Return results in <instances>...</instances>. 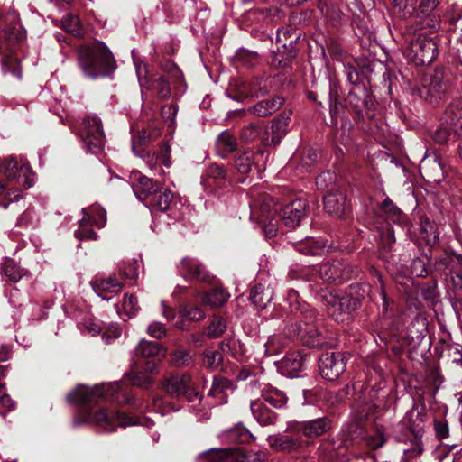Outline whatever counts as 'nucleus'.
<instances>
[{"instance_id":"nucleus-1","label":"nucleus","mask_w":462,"mask_h":462,"mask_svg":"<svg viewBox=\"0 0 462 462\" xmlns=\"http://www.w3.org/2000/svg\"><path fill=\"white\" fill-rule=\"evenodd\" d=\"M78 60L83 74L90 79L106 75L114 65L111 52L100 43L79 47Z\"/></svg>"},{"instance_id":"nucleus-2","label":"nucleus","mask_w":462,"mask_h":462,"mask_svg":"<svg viewBox=\"0 0 462 462\" xmlns=\"http://www.w3.org/2000/svg\"><path fill=\"white\" fill-rule=\"evenodd\" d=\"M92 423L106 430H115L116 427H127L134 425L136 421L124 413L100 409L93 413L83 408L74 419V424Z\"/></svg>"},{"instance_id":"nucleus-3","label":"nucleus","mask_w":462,"mask_h":462,"mask_svg":"<svg viewBox=\"0 0 462 462\" xmlns=\"http://www.w3.org/2000/svg\"><path fill=\"white\" fill-rule=\"evenodd\" d=\"M0 174L24 189H30L34 183L33 172L28 162L22 157L10 155L0 160Z\"/></svg>"},{"instance_id":"nucleus-4","label":"nucleus","mask_w":462,"mask_h":462,"mask_svg":"<svg viewBox=\"0 0 462 462\" xmlns=\"http://www.w3.org/2000/svg\"><path fill=\"white\" fill-rule=\"evenodd\" d=\"M120 387V382L100 383L92 388L79 385L68 394L67 399L73 404L88 405L97 402L99 400L108 395L115 394Z\"/></svg>"},{"instance_id":"nucleus-5","label":"nucleus","mask_w":462,"mask_h":462,"mask_svg":"<svg viewBox=\"0 0 462 462\" xmlns=\"http://www.w3.org/2000/svg\"><path fill=\"white\" fill-rule=\"evenodd\" d=\"M79 133L87 152L97 153L103 149L106 137L99 117L94 115L87 116L82 121Z\"/></svg>"},{"instance_id":"nucleus-6","label":"nucleus","mask_w":462,"mask_h":462,"mask_svg":"<svg viewBox=\"0 0 462 462\" xmlns=\"http://www.w3.org/2000/svg\"><path fill=\"white\" fill-rule=\"evenodd\" d=\"M320 300L324 302L328 314L337 321H344L345 316L359 305V300L350 295L336 294L328 291H322Z\"/></svg>"},{"instance_id":"nucleus-7","label":"nucleus","mask_w":462,"mask_h":462,"mask_svg":"<svg viewBox=\"0 0 462 462\" xmlns=\"http://www.w3.org/2000/svg\"><path fill=\"white\" fill-rule=\"evenodd\" d=\"M83 217L79 222V227L75 231V236L78 239L96 240L97 235L88 226H95L102 228L106 223V210L99 205H94L88 208H83Z\"/></svg>"},{"instance_id":"nucleus-8","label":"nucleus","mask_w":462,"mask_h":462,"mask_svg":"<svg viewBox=\"0 0 462 462\" xmlns=\"http://www.w3.org/2000/svg\"><path fill=\"white\" fill-rule=\"evenodd\" d=\"M407 56L417 66L430 64L438 55V47L431 39L421 37L420 34L416 39L411 38Z\"/></svg>"},{"instance_id":"nucleus-9","label":"nucleus","mask_w":462,"mask_h":462,"mask_svg":"<svg viewBox=\"0 0 462 462\" xmlns=\"http://www.w3.org/2000/svg\"><path fill=\"white\" fill-rule=\"evenodd\" d=\"M267 199L279 220L290 228L298 226L301 218L305 216L306 201L303 199H294L284 206L271 198Z\"/></svg>"},{"instance_id":"nucleus-10","label":"nucleus","mask_w":462,"mask_h":462,"mask_svg":"<svg viewBox=\"0 0 462 462\" xmlns=\"http://www.w3.org/2000/svg\"><path fill=\"white\" fill-rule=\"evenodd\" d=\"M319 367L324 379L334 381L345 372L346 363L342 353L327 352L320 356Z\"/></svg>"},{"instance_id":"nucleus-11","label":"nucleus","mask_w":462,"mask_h":462,"mask_svg":"<svg viewBox=\"0 0 462 462\" xmlns=\"http://www.w3.org/2000/svg\"><path fill=\"white\" fill-rule=\"evenodd\" d=\"M451 87L450 78L441 69H437L425 83L422 95L430 102H438Z\"/></svg>"},{"instance_id":"nucleus-12","label":"nucleus","mask_w":462,"mask_h":462,"mask_svg":"<svg viewBox=\"0 0 462 462\" xmlns=\"http://www.w3.org/2000/svg\"><path fill=\"white\" fill-rule=\"evenodd\" d=\"M179 273L187 281L197 280L204 283H211L215 278L205 264L191 257H184L180 261Z\"/></svg>"},{"instance_id":"nucleus-13","label":"nucleus","mask_w":462,"mask_h":462,"mask_svg":"<svg viewBox=\"0 0 462 462\" xmlns=\"http://www.w3.org/2000/svg\"><path fill=\"white\" fill-rule=\"evenodd\" d=\"M162 387L171 396L186 395L189 402H192L199 395L198 393H189L192 389V381L187 373L170 376L163 382Z\"/></svg>"},{"instance_id":"nucleus-14","label":"nucleus","mask_w":462,"mask_h":462,"mask_svg":"<svg viewBox=\"0 0 462 462\" xmlns=\"http://www.w3.org/2000/svg\"><path fill=\"white\" fill-rule=\"evenodd\" d=\"M353 273V267L347 265L341 260L326 262L319 267V275L327 282H344L350 279Z\"/></svg>"},{"instance_id":"nucleus-15","label":"nucleus","mask_w":462,"mask_h":462,"mask_svg":"<svg viewBox=\"0 0 462 462\" xmlns=\"http://www.w3.org/2000/svg\"><path fill=\"white\" fill-rule=\"evenodd\" d=\"M422 178L430 183H439L444 178V166L440 158L435 154H426L420 163Z\"/></svg>"},{"instance_id":"nucleus-16","label":"nucleus","mask_w":462,"mask_h":462,"mask_svg":"<svg viewBox=\"0 0 462 462\" xmlns=\"http://www.w3.org/2000/svg\"><path fill=\"white\" fill-rule=\"evenodd\" d=\"M91 286L97 296L109 300L122 291L124 284L116 274H110L106 277H97L91 282Z\"/></svg>"},{"instance_id":"nucleus-17","label":"nucleus","mask_w":462,"mask_h":462,"mask_svg":"<svg viewBox=\"0 0 462 462\" xmlns=\"http://www.w3.org/2000/svg\"><path fill=\"white\" fill-rule=\"evenodd\" d=\"M256 217L260 224H262L263 232L266 237H273L278 232V216L272 208L268 199H264L260 208V215L257 216L255 211L251 214V219Z\"/></svg>"},{"instance_id":"nucleus-18","label":"nucleus","mask_w":462,"mask_h":462,"mask_svg":"<svg viewBox=\"0 0 462 462\" xmlns=\"http://www.w3.org/2000/svg\"><path fill=\"white\" fill-rule=\"evenodd\" d=\"M289 116L285 115H280L275 117L269 127L265 129L261 136L262 142L265 145L276 146L280 143L282 138L287 133V127L289 125Z\"/></svg>"},{"instance_id":"nucleus-19","label":"nucleus","mask_w":462,"mask_h":462,"mask_svg":"<svg viewBox=\"0 0 462 462\" xmlns=\"http://www.w3.org/2000/svg\"><path fill=\"white\" fill-rule=\"evenodd\" d=\"M131 180L136 198L144 204L160 188L157 182L140 172H134Z\"/></svg>"},{"instance_id":"nucleus-20","label":"nucleus","mask_w":462,"mask_h":462,"mask_svg":"<svg viewBox=\"0 0 462 462\" xmlns=\"http://www.w3.org/2000/svg\"><path fill=\"white\" fill-rule=\"evenodd\" d=\"M268 442L272 448L287 452L298 450L304 444L298 432H284L269 436Z\"/></svg>"},{"instance_id":"nucleus-21","label":"nucleus","mask_w":462,"mask_h":462,"mask_svg":"<svg viewBox=\"0 0 462 462\" xmlns=\"http://www.w3.org/2000/svg\"><path fill=\"white\" fill-rule=\"evenodd\" d=\"M304 363L305 360L300 354L293 352L276 362V366L282 375L294 378L300 376L304 367Z\"/></svg>"},{"instance_id":"nucleus-22","label":"nucleus","mask_w":462,"mask_h":462,"mask_svg":"<svg viewBox=\"0 0 462 462\" xmlns=\"http://www.w3.org/2000/svg\"><path fill=\"white\" fill-rule=\"evenodd\" d=\"M419 23L420 25L416 26L411 23H407L405 33L411 36H415L417 32L421 30H426L430 33L435 32L440 28L441 19L439 14L425 13L420 17Z\"/></svg>"},{"instance_id":"nucleus-23","label":"nucleus","mask_w":462,"mask_h":462,"mask_svg":"<svg viewBox=\"0 0 462 462\" xmlns=\"http://www.w3.org/2000/svg\"><path fill=\"white\" fill-rule=\"evenodd\" d=\"M425 413L418 406H413L402 419V423L411 430L412 435L422 436L425 425Z\"/></svg>"},{"instance_id":"nucleus-24","label":"nucleus","mask_w":462,"mask_h":462,"mask_svg":"<svg viewBox=\"0 0 462 462\" xmlns=\"http://www.w3.org/2000/svg\"><path fill=\"white\" fill-rule=\"evenodd\" d=\"M346 196L341 192H329L324 197L326 211L339 218L344 217L346 212Z\"/></svg>"},{"instance_id":"nucleus-25","label":"nucleus","mask_w":462,"mask_h":462,"mask_svg":"<svg viewBox=\"0 0 462 462\" xmlns=\"http://www.w3.org/2000/svg\"><path fill=\"white\" fill-rule=\"evenodd\" d=\"M251 411L256 421L262 426L273 424L276 420V413L270 410L261 399L251 402Z\"/></svg>"},{"instance_id":"nucleus-26","label":"nucleus","mask_w":462,"mask_h":462,"mask_svg":"<svg viewBox=\"0 0 462 462\" xmlns=\"http://www.w3.org/2000/svg\"><path fill=\"white\" fill-rule=\"evenodd\" d=\"M330 426V422L327 418H319L300 423L298 430L308 438H314L325 433Z\"/></svg>"},{"instance_id":"nucleus-27","label":"nucleus","mask_w":462,"mask_h":462,"mask_svg":"<svg viewBox=\"0 0 462 462\" xmlns=\"http://www.w3.org/2000/svg\"><path fill=\"white\" fill-rule=\"evenodd\" d=\"M134 351L137 356L144 358L155 356L164 357L167 354V349L161 344L146 339L140 340Z\"/></svg>"},{"instance_id":"nucleus-28","label":"nucleus","mask_w":462,"mask_h":462,"mask_svg":"<svg viewBox=\"0 0 462 462\" xmlns=\"http://www.w3.org/2000/svg\"><path fill=\"white\" fill-rule=\"evenodd\" d=\"M288 335L291 337L300 335L304 344L310 347L320 346L323 344L318 329L314 327H309L308 324H305L304 328L297 326L292 331H289Z\"/></svg>"},{"instance_id":"nucleus-29","label":"nucleus","mask_w":462,"mask_h":462,"mask_svg":"<svg viewBox=\"0 0 462 462\" xmlns=\"http://www.w3.org/2000/svg\"><path fill=\"white\" fill-rule=\"evenodd\" d=\"M261 397L263 402H267L274 408H282L287 402V396L284 392L273 387L270 384H264L261 389Z\"/></svg>"},{"instance_id":"nucleus-30","label":"nucleus","mask_w":462,"mask_h":462,"mask_svg":"<svg viewBox=\"0 0 462 462\" xmlns=\"http://www.w3.org/2000/svg\"><path fill=\"white\" fill-rule=\"evenodd\" d=\"M296 55L297 51L293 47L291 40L289 44L283 43L282 49L278 48L276 51H273L271 63L275 68L286 67Z\"/></svg>"},{"instance_id":"nucleus-31","label":"nucleus","mask_w":462,"mask_h":462,"mask_svg":"<svg viewBox=\"0 0 462 462\" xmlns=\"http://www.w3.org/2000/svg\"><path fill=\"white\" fill-rule=\"evenodd\" d=\"M139 80L141 79H139ZM140 84L142 87L145 86L148 90L154 92L162 99L167 98L171 95L170 86L161 75H154L147 79L144 84L142 81H140Z\"/></svg>"},{"instance_id":"nucleus-32","label":"nucleus","mask_w":462,"mask_h":462,"mask_svg":"<svg viewBox=\"0 0 462 462\" xmlns=\"http://www.w3.org/2000/svg\"><path fill=\"white\" fill-rule=\"evenodd\" d=\"M172 199L173 193L170 189L160 187L159 190L155 191L149 199L150 200L145 202V205L161 211H166L170 208Z\"/></svg>"},{"instance_id":"nucleus-33","label":"nucleus","mask_w":462,"mask_h":462,"mask_svg":"<svg viewBox=\"0 0 462 462\" xmlns=\"http://www.w3.org/2000/svg\"><path fill=\"white\" fill-rule=\"evenodd\" d=\"M234 390V383L231 380L223 376H215L208 395L218 398L220 402H226L229 393Z\"/></svg>"},{"instance_id":"nucleus-34","label":"nucleus","mask_w":462,"mask_h":462,"mask_svg":"<svg viewBox=\"0 0 462 462\" xmlns=\"http://www.w3.org/2000/svg\"><path fill=\"white\" fill-rule=\"evenodd\" d=\"M286 301L289 304L291 312H299L300 315L304 316L305 319H311L314 318L315 311L313 310H310L309 305H307L306 303L300 302L298 291H296L295 290H289L286 297Z\"/></svg>"},{"instance_id":"nucleus-35","label":"nucleus","mask_w":462,"mask_h":462,"mask_svg":"<svg viewBox=\"0 0 462 462\" xmlns=\"http://www.w3.org/2000/svg\"><path fill=\"white\" fill-rule=\"evenodd\" d=\"M282 104L283 98L276 97L258 102L250 107V111L257 116L264 117L277 111Z\"/></svg>"},{"instance_id":"nucleus-36","label":"nucleus","mask_w":462,"mask_h":462,"mask_svg":"<svg viewBox=\"0 0 462 462\" xmlns=\"http://www.w3.org/2000/svg\"><path fill=\"white\" fill-rule=\"evenodd\" d=\"M296 249L306 255H318L326 251V244L321 239L307 238L298 243Z\"/></svg>"},{"instance_id":"nucleus-37","label":"nucleus","mask_w":462,"mask_h":462,"mask_svg":"<svg viewBox=\"0 0 462 462\" xmlns=\"http://www.w3.org/2000/svg\"><path fill=\"white\" fill-rule=\"evenodd\" d=\"M229 297L226 291L217 288L203 295L202 303L213 308L221 307L228 300Z\"/></svg>"},{"instance_id":"nucleus-38","label":"nucleus","mask_w":462,"mask_h":462,"mask_svg":"<svg viewBox=\"0 0 462 462\" xmlns=\"http://www.w3.org/2000/svg\"><path fill=\"white\" fill-rule=\"evenodd\" d=\"M232 448H211L200 454V462H225L231 457Z\"/></svg>"},{"instance_id":"nucleus-39","label":"nucleus","mask_w":462,"mask_h":462,"mask_svg":"<svg viewBox=\"0 0 462 462\" xmlns=\"http://www.w3.org/2000/svg\"><path fill=\"white\" fill-rule=\"evenodd\" d=\"M217 148L222 156L236 149V140L229 131H223L217 139Z\"/></svg>"},{"instance_id":"nucleus-40","label":"nucleus","mask_w":462,"mask_h":462,"mask_svg":"<svg viewBox=\"0 0 462 462\" xmlns=\"http://www.w3.org/2000/svg\"><path fill=\"white\" fill-rule=\"evenodd\" d=\"M226 320L219 316H214L206 328V335L210 338H217L226 331Z\"/></svg>"},{"instance_id":"nucleus-41","label":"nucleus","mask_w":462,"mask_h":462,"mask_svg":"<svg viewBox=\"0 0 462 462\" xmlns=\"http://www.w3.org/2000/svg\"><path fill=\"white\" fill-rule=\"evenodd\" d=\"M417 0H393L395 12L402 18L411 17L415 12Z\"/></svg>"},{"instance_id":"nucleus-42","label":"nucleus","mask_w":462,"mask_h":462,"mask_svg":"<svg viewBox=\"0 0 462 462\" xmlns=\"http://www.w3.org/2000/svg\"><path fill=\"white\" fill-rule=\"evenodd\" d=\"M140 310V307L137 302V299L133 294H125L121 309H118V313H124L127 318H132Z\"/></svg>"},{"instance_id":"nucleus-43","label":"nucleus","mask_w":462,"mask_h":462,"mask_svg":"<svg viewBox=\"0 0 462 462\" xmlns=\"http://www.w3.org/2000/svg\"><path fill=\"white\" fill-rule=\"evenodd\" d=\"M254 164V154L251 152L238 155L235 160V167L242 175L248 174Z\"/></svg>"},{"instance_id":"nucleus-44","label":"nucleus","mask_w":462,"mask_h":462,"mask_svg":"<svg viewBox=\"0 0 462 462\" xmlns=\"http://www.w3.org/2000/svg\"><path fill=\"white\" fill-rule=\"evenodd\" d=\"M179 311L182 318L189 321H200L206 318V313L198 306L183 305Z\"/></svg>"},{"instance_id":"nucleus-45","label":"nucleus","mask_w":462,"mask_h":462,"mask_svg":"<svg viewBox=\"0 0 462 462\" xmlns=\"http://www.w3.org/2000/svg\"><path fill=\"white\" fill-rule=\"evenodd\" d=\"M2 69L5 74L10 73L18 79H22V69L18 60L12 55H6L2 61Z\"/></svg>"},{"instance_id":"nucleus-46","label":"nucleus","mask_w":462,"mask_h":462,"mask_svg":"<svg viewBox=\"0 0 462 462\" xmlns=\"http://www.w3.org/2000/svg\"><path fill=\"white\" fill-rule=\"evenodd\" d=\"M421 437L422 436L412 435V438L410 439L409 447L402 448V452L407 458L415 457L422 454L424 449Z\"/></svg>"},{"instance_id":"nucleus-47","label":"nucleus","mask_w":462,"mask_h":462,"mask_svg":"<svg viewBox=\"0 0 462 462\" xmlns=\"http://www.w3.org/2000/svg\"><path fill=\"white\" fill-rule=\"evenodd\" d=\"M192 360L190 352L184 348H178L171 354V364L174 366H187Z\"/></svg>"},{"instance_id":"nucleus-48","label":"nucleus","mask_w":462,"mask_h":462,"mask_svg":"<svg viewBox=\"0 0 462 462\" xmlns=\"http://www.w3.org/2000/svg\"><path fill=\"white\" fill-rule=\"evenodd\" d=\"M61 23L62 27L68 32H70L76 37L82 36L83 33L79 17L72 14H68L62 19Z\"/></svg>"},{"instance_id":"nucleus-49","label":"nucleus","mask_w":462,"mask_h":462,"mask_svg":"<svg viewBox=\"0 0 462 462\" xmlns=\"http://www.w3.org/2000/svg\"><path fill=\"white\" fill-rule=\"evenodd\" d=\"M222 361V354L217 350L208 349L203 353V365L216 370L220 366Z\"/></svg>"},{"instance_id":"nucleus-50","label":"nucleus","mask_w":462,"mask_h":462,"mask_svg":"<svg viewBox=\"0 0 462 462\" xmlns=\"http://www.w3.org/2000/svg\"><path fill=\"white\" fill-rule=\"evenodd\" d=\"M132 384L140 388L148 389L153 384V377L144 374L143 371L130 374Z\"/></svg>"},{"instance_id":"nucleus-51","label":"nucleus","mask_w":462,"mask_h":462,"mask_svg":"<svg viewBox=\"0 0 462 462\" xmlns=\"http://www.w3.org/2000/svg\"><path fill=\"white\" fill-rule=\"evenodd\" d=\"M264 294L263 285L257 283L251 289L249 298L254 305L263 307L265 306L266 301L269 300V298L265 299Z\"/></svg>"},{"instance_id":"nucleus-52","label":"nucleus","mask_w":462,"mask_h":462,"mask_svg":"<svg viewBox=\"0 0 462 462\" xmlns=\"http://www.w3.org/2000/svg\"><path fill=\"white\" fill-rule=\"evenodd\" d=\"M119 273L125 279H135L138 276V263L136 260L132 259L125 263L119 268Z\"/></svg>"},{"instance_id":"nucleus-53","label":"nucleus","mask_w":462,"mask_h":462,"mask_svg":"<svg viewBox=\"0 0 462 462\" xmlns=\"http://www.w3.org/2000/svg\"><path fill=\"white\" fill-rule=\"evenodd\" d=\"M23 197V190L20 189H9L5 196L4 200L0 201V207L7 209L9 204L18 202Z\"/></svg>"},{"instance_id":"nucleus-54","label":"nucleus","mask_w":462,"mask_h":462,"mask_svg":"<svg viewBox=\"0 0 462 462\" xmlns=\"http://www.w3.org/2000/svg\"><path fill=\"white\" fill-rule=\"evenodd\" d=\"M282 347V338L277 335H273L269 337L265 343V352L269 356L277 354Z\"/></svg>"},{"instance_id":"nucleus-55","label":"nucleus","mask_w":462,"mask_h":462,"mask_svg":"<svg viewBox=\"0 0 462 462\" xmlns=\"http://www.w3.org/2000/svg\"><path fill=\"white\" fill-rule=\"evenodd\" d=\"M433 429L436 438L442 441L449 435V428L448 422L444 419L434 420Z\"/></svg>"},{"instance_id":"nucleus-56","label":"nucleus","mask_w":462,"mask_h":462,"mask_svg":"<svg viewBox=\"0 0 462 462\" xmlns=\"http://www.w3.org/2000/svg\"><path fill=\"white\" fill-rule=\"evenodd\" d=\"M178 113V107L175 105H165L162 108V116L169 126L174 127L175 118Z\"/></svg>"},{"instance_id":"nucleus-57","label":"nucleus","mask_w":462,"mask_h":462,"mask_svg":"<svg viewBox=\"0 0 462 462\" xmlns=\"http://www.w3.org/2000/svg\"><path fill=\"white\" fill-rule=\"evenodd\" d=\"M146 332L150 337L156 339H162L167 335V329L164 324L159 321H153L148 326Z\"/></svg>"},{"instance_id":"nucleus-58","label":"nucleus","mask_w":462,"mask_h":462,"mask_svg":"<svg viewBox=\"0 0 462 462\" xmlns=\"http://www.w3.org/2000/svg\"><path fill=\"white\" fill-rule=\"evenodd\" d=\"M441 120L443 119L441 118ZM446 125H448L442 121L441 125L432 133L431 137L435 143L442 144L448 140L450 136V130Z\"/></svg>"},{"instance_id":"nucleus-59","label":"nucleus","mask_w":462,"mask_h":462,"mask_svg":"<svg viewBox=\"0 0 462 462\" xmlns=\"http://www.w3.org/2000/svg\"><path fill=\"white\" fill-rule=\"evenodd\" d=\"M5 273L12 282H18L23 275L22 269L17 267L13 262H9L5 266Z\"/></svg>"},{"instance_id":"nucleus-60","label":"nucleus","mask_w":462,"mask_h":462,"mask_svg":"<svg viewBox=\"0 0 462 462\" xmlns=\"http://www.w3.org/2000/svg\"><path fill=\"white\" fill-rule=\"evenodd\" d=\"M5 34L9 44L20 42L24 39V32L18 27L8 28Z\"/></svg>"},{"instance_id":"nucleus-61","label":"nucleus","mask_w":462,"mask_h":462,"mask_svg":"<svg viewBox=\"0 0 462 462\" xmlns=\"http://www.w3.org/2000/svg\"><path fill=\"white\" fill-rule=\"evenodd\" d=\"M230 438L234 442H246L249 439V432L245 428L237 426L231 430Z\"/></svg>"},{"instance_id":"nucleus-62","label":"nucleus","mask_w":462,"mask_h":462,"mask_svg":"<svg viewBox=\"0 0 462 462\" xmlns=\"http://www.w3.org/2000/svg\"><path fill=\"white\" fill-rule=\"evenodd\" d=\"M158 160L165 167L169 168L171 165V146L168 143H163L161 146L160 152L156 154Z\"/></svg>"},{"instance_id":"nucleus-63","label":"nucleus","mask_w":462,"mask_h":462,"mask_svg":"<svg viewBox=\"0 0 462 462\" xmlns=\"http://www.w3.org/2000/svg\"><path fill=\"white\" fill-rule=\"evenodd\" d=\"M242 462H263L265 459V453L261 450H247L242 455Z\"/></svg>"},{"instance_id":"nucleus-64","label":"nucleus","mask_w":462,"mask_h":462,"mask_svg":"<svg viewBox=\"0 0 462 462\" xmlns=\"http://www.w3.org/2000/svg\"><path fill=\"white\" fill-rule=\"evenodd\" d=\"M121 328L117 324H111L103 336V339L106 344H110L112 340L121 336Z\"/></svg>"}]
</instances>
